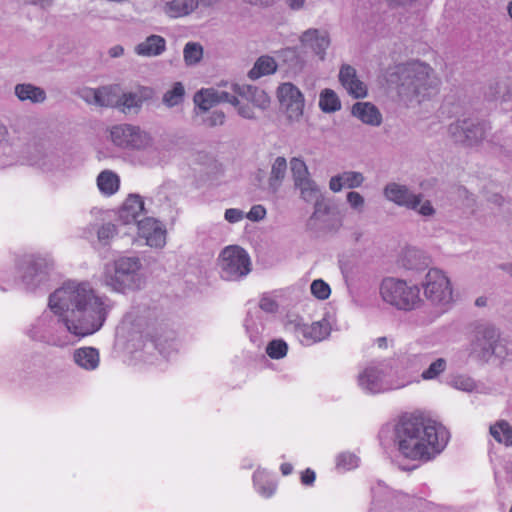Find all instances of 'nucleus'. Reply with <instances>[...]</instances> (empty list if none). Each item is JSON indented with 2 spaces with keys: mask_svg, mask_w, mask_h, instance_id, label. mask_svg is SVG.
<instances>
[{
  "mask_svg": "<svg viewBox=\"0 0 512 512\" xmlns=\"http://www.w3.org/2000/svg\"><path fill=\"white\" fill-rule=\"evenodd\" d=\"M196 8V0H172L165 4L164 11L168 16L177 18L192 13Z\"/></svg>",
  "mask_w": 512,
  "mask_h": 512,
  "instance_id": "obj_29",
  "label": "nucleus"
},
{
  "mask_svg": "<svg viewBox=\"0 0 512 512\" xmlns=\"http://www.w3.org/2000/svg\"><path fill=\"white\" fill-rule=\"evenodd\" d=\"M277 97L289 119H299L303 113L304 98L300 90L290 82L278 87Z\"/></svg>",
  "mask_w": 512,
  "mask_h": 512,
  "instance_id": "obj_10",
  "label": "nucleus"
},
{
  "mask_svg": "<svg viewBox=\"0 0 512 512\" xmlns=\"http://www.w3.org/2000/svg\"><path fill=\"white\" fill-rule=\"evenodd\" d=\"M237 112H238L239 116H241L242 118L249 119V120L256 119L254 110L248 104L239 105Z\"/></svg>",
  "mask_w": 512,
  "mask_h": 512,
  "instance_id": "obj_60",
  "label": "nucleus"
},
{
  "mask_svg": "<svg viewBox=\"0 0 512 512\" xmlns=\"http://www.w3.org/2000/svg\"><path fill=\"white\" fill-rule=\"evenodd\" d=\"M75 364L86 371H94L99 367L100 354L94 347H81L73 352Z\"/></svg>",
  "mask_w": 512,
  "mask_h": 512,
  "instance_id": "obj_20",
  "label": "nucleus"
},
{
  "mask_svg": "<svg viewBox=\"0 0 512 512\" xmlns=\"http://www.w3.org/2000/svg\"><path fill=\"white\" fill-rule=\"evenodd\" d=\"M140 266V260L137 257L119 258L115 261L114 282H108L107 285H111L114 288L116 285H127L125 278H128L131 274H134L137 270H139Z\"/></svg>",
  "mask_w": 512,
  "mask_h": 512,
  "instance_id": "obj_19",
  "label": "nucleus"
},
{
  "mask_svg": "<svg viewBox=\"0 0 512 512\" xmlns=\"http://www.w3.org/2000/svg\"><path fill=\"white\" fill-rule=\"evenodd\" d=\"M118 86H103L100 87V99L101 105L100 107H117L118 108Z\"/></svg>",
  "mask_w": 512,
  "mask_h": 512,
  "instance_id": "obj_44",
  "label": "nucleus"
},
{
  "mask_svg": "<svg viewBox=\"0 0 512 512\" xmlns=\"http://www.w3.org/2000/svg\"><path fill=\"white\" fill-rule=\"evenodd\" d=\"M300 190L301 198L305 202H317L322 198L321 191L318 185L312 179L302 182L301 184L295 185Z\"/></svg>",
  "mask_w": 512,
  "mask_h": 512,
  "instance_id": "obj_38",
  "label": "nucleus"
},
{
  "mask_svg": "<svg viewBox=\"0 0 512 512\" xmlns=\"http://www.w3.org/2000/svg\"><path fill=\"white\" fill-rule=\"evenodd\" d=\"M352 115L363 123L371 126H379L382 116L379 109L370 102H357L352 106Z\"/></svg>",
  "mask_w": 512,
  "mask_h": 512,
  "instance_id": "obj_21",
  "label": "nucleus"
},
{
  "mask_svg": "<svg viewBox=\"0 0 512 512\" xmlns=\"http://www.w3.org/2000/svg\"><path fill=\"white\" fill-rule=\"evenodd\" d=\"M335 212V209L330 205V203L322 197L314 203V212L309 218L308 224L310 226H315L319 223H324L326 222V217L331 216Z\"/></svg>",
  "mask_w": 512,
  "mask_h": 512,
  "instance_id": "obj_32",
  "label": "nucleus"
},
{
  "mask_svg": "<svg viewBox=\"0 0 512 512\" xmlns=\"http://www.w3.org/2000/svg\"><path fill=\"white\" fill-rule=\"evenodd\" d=\"M319 106L323 112L332 113L341 108V103L333 90L324 89L320 94Z\"/></svg>",
  "mask_w": 512,
  "mask_h": 512,
  "instance_id": "obj_39",
  "label": "nucleus"
},
{
  "mask_svg": "<svg viewBox=\"0 0 512 512\" xmlns=\"http://www.w3.org/2000/svg\"><path fill=\"white\" fill-rule=\"evenodd\" d=\"M418 212L423 216H432L435 213V210L431 205V202L426 200L425 202L422 203Z\"/></svg>",
  "mask_w": 512,
  "mask_h": 512,
  "instance_id": "obj_64",
  "label": "nucleus"
},
{
  "mask_svg": "<svg viewBox=\"0 0 512 512\" xmlns=\"http://www.w3.org/2000/svg\"><path fill=\"white\" fill-rule=\"evenodd\" d=\"M290 168L294 185L301 184L304 181L311 179L309 177V171L305 162L300 158H292L290 160Z\"/></svg>",
  "mask_w": 512,
  "mask_h": 512,
  "instance_id": "obj_42",
  "label": "nucleus"
},
{
  "mask_svg": "<svg viewBox=\"0 0 512 512\" xmlns=\"http://www.w3.org/2000/svg\"><path fill=\"white\" fill-rule=\"evenodd\" d=\"M300 41L302 44L310 46L320 60L325 59L326 49L330 45V36L327 31L308 29L302 33Z\"/></svg>",
  "mask_w": 512,
  "mask_h": 512,
  "instance_id": "obj_16",
  "label": "nucleus"
},
{
  "mask_svg": "<svg viewBox=\"0 0 512 512\" xmlns=\"http://www.w3.org/2000/svg\"><path fill=\"white\" fill-rule=\"evenodd\" d=\"M166 49V41L162 36L150 35L135 47L136 54L145 57L161 55Z\"/></svg>",
  "mask_w": 512,
  "mask_h": 512,
  "instance_id": "obj_23",
  "label": "nucleus"
},
{
  "mask_svg": "<svg viewBox=\"0 0 512 512\" xmlns=\"http://www.w3.org/2000/svg\"><path fill=\"white\" fill-rule=\"evenodd\" d=\"M387 82L397 91L398 96L406 101L420 95L425 96L430 89L438 85L433 69L420 61L395 65L388 72Z\"/></svg>",
  "mask_w": 512,
  "mask_h": 512,
  "instance_id": "obj_3",
  "label": "nucleus"
},
{
  "mask_svg": "<svg viewBox=\"0 0 512 512\" xmlns=\"http://www.w3.org/2000/svg\"><path fill=\"white\" fill-rule=\"evenodd\" d=\"M287 350L288 346L283 340H273L266 348L267 354L273 359L283 358L286 356Z\"/></svg>",
  "mask_w": 512,
  "mask_h": 512,
  "instance_id": "obj_48",
  "label": "nucleus"
},
{
  "mask_svg": "<svg viewBox=\"0 0 512 512\" xmlns=\"http://www.w3.org/2000/svg\"><path fill=\"white\" fill-rule=\"evenodd\" d=\"M340 178H341L340 174L331 177V179L329 181V188L333 192H339L344 187V183H343L342 179H340Z\"/></svg>",
  "mask_w": 512,
  "mask_h": 512,
  "instance_id": "obj_62",
  "label": "nucleus"
},
{
  "mask_svg": "<svg viewBox=\"0 0 512 512\" xmlns=\"http://www.w3.org/2000/svg\"><path fill=\"white\" fill-rule=\"evenodd\" d=\"M119 186L120 178L111 170H104L97 176V187L104 195L110 196L115 194Z\"/></svg>",
  "mask_w": 512,
  "mask_h": 512,
  "instance_id": "obj_28",
  "label": "nucleus"
},
{
  "mask_svg": "<svg viewBox=\"0 0 512 512\" xmlns=\"http://www.w3.org/2000/svg\"><path fill=\"white\" fill-rule=\"evenodd\" d=\"M14 94L19 101H29L33 104L43 103L46 98V92L43 88L31 83H19L14 87Z\"/></svg>",
  "mask_w": 512,
  "mask_h": 512,
  "instance_id": "obj_22",
  "label": "nucleus"
},
{
  "mask_svg": "<svg viewBox=\"0 0 512 512\" xmlns=\"http://www.w3.org/2000/svg\"><path fill=\"white\" fill-rule=\"evenodd\" d=\"M134 126L131 124L113 126L110 130L112 142L120 148L127 149Z\"/></svg>",
  "mask_w": 512,
  "mask_h": 512,
  "instance_id": "obj_33",
  "label": "nucleus"
},
{
  "mask_svg": "<svg viewBox=\"0 0 512 512\" xmlns=\"http://www.w3.org/2000/svg\"><path fill=\"white\" fill-rule=\"evenodd\" d=\"M138 234L140 237L144 238L149 233H152L154 230H158L161 228L159 222L150 217H146L145 219L137 221Z\"/></svg>",
  "mask_w": 512,
  "mask_h": 512,
  "instance_id": "obj_49",
  "label": "nucleus"
},
{
  "mask_svg": "<svg viewBox=\"0 0 512 512\" xmlns=\"http://www.w3.org/2000/svg\"><path fill=\"white\" fill-rule=\"evenodd\" d=\"M342 225L341 218L337 212L333 213L331 216L326 217V222L319 223L314 227L321 229L325 232H336Z\"/></svg>",
  "mask_w": 512,
  "mask_h": 512,
  "instance_id": "obj_52",
  "label": "nucleus"
},
{
  "mask_svg": "<svg viewBox=\"0 0 512 512\" xmlns=\"http://www.w3.org/2000/svg\"><path fill=\"white\" fill-rule=\"evenodd\" d=\"M315 472L311 469H306L301 475V482L304 485H311L315 481Z\"/></svg>",
  "mask_w": 512,
  "mask_h": 512,
  "instance_id": "obj_63",
  "label": "nucleus"
},
{
  "mask_svg": "<svg viewBox=\"0 0 512 512\" xmlns=\"http://www.w3.org/2000/svg\"><path fill=\"white\" fill-rule=\"evenodd\" d=\"M277 70V63L275 59L268 55L260 56L254 63L253 68L248 72V77L251 80H256L262 76L275 73Z\"/></svg>",
  "mask_w": 512,
  "mask_h": 512,
  "instance_id": "obj_26",
  "label": "nucleus"
},
{
  "mask_svg": "<svg viewBox=\"0 0 512 512\" xmlns=\"http://www.w3.org/2000/svg\"><path fill=\"white\" fill-rule=\"evenodd\" d=\"M500 337L498 329L491 323L476 321L469 326V354L488 362L492 345Z\"/></svg>",
  "mask_w": 512,
  "mask_h": 512,
  "instance_id": "obj_5",
  "label": "nucleus"
},
{
  "mask_svg": "<svg viewBox=\"0 0 512 512\" xmlns=\"http://www.w3.org/2000/svg\"><path fill=\"white\" fill-rule=\"evenodd\" d=\"M453 290H423L426 299L434 306L445 310L453 301Z\"/></svg>",
  "mask_w": 512,
  "mask_h": 512,
  "instance_id": "obj_31",
  "label": "nucleus"
},
{
  "mask_svg": "<svg viewBox=\"0 0 512 512\" xmlns=\"http://www.w3.org/2000/svg\"><path fill=\"white\" fill-rule=\"evenodd\" d=\"M512 354L511 350L508 348L507 344L500 340V337L495 341L492 345V348L489 352V360L492 356L505 360Z\"/></svg>",
  "mask_w": 512,
  "mask_h": 512,
  "instance_id": "obj_50",
  "label": "nucleus"
},
{
  "mask_svg": "<svg viewBox=\"0 0 512 512\" xmlns=\"http://www.w3.org/2000/svg\"><path fill=\"white\" fill-rule=\"evenodd\" d=\"M489 89L490 96L494 100L506 101L512 96V83L509 80L497 81Z\"/></svg>",
  "mask_w": 512,
  "mask_h": 512,
  "instance_id": "obj_43",
  "label": "nucleus"
},
{
  "mask_svg": "<svg viewBox=\"0 0 512 512\" xmlns=\"http://www.w3.org/2000/svg\"><path fill=\"white\" fill-rule=\"evenodd\" d=\"M154 95L155 92L151 87L140 86L134 92H127L120 95L118 100V109L125 114H138L142 104L151 100Z\"/></svg>",
  "mask_w": 512,
  "mask_h": 512,
  "instance_id": "obj_12",
  "label": "nucleus"
},
{
  "mask_svg": "<svg viewBox=\"0 0 512 512\" xmlns=\"http://www.w3.org/2000/svg\"><path fill=\"white\" fill-rule=\"evenodd\" d=\"M222 277L237 280L251 271V261L246 250L238 245L226 246L218 258Z\"/></svg>",
  "mask_w": 512,
  "mask_h": 512,
  "instance_id": "obj_6",
  "label": "nucleus"
},
{
  "mask_svg": "<svg viewBox=\"0 0 512 512\" xmlns=\"http://www.w3.org/2000/svg\"><path fill=\"white\" fill-rule=\"evenodd\" d=\"M260 308L269 313H274L278 309V303L270 296L264 295L260 302H259Z\"/></svg>",
  "mask_w": 512,
  "mask_h": 512,
  "instance_id": "obj_57",
  "label": "nucleus"
},
{
  "mask_svg": "<svg viewBox=\"0 0 512 512\" xmlns=\"http://www.w3.org/2000/svg\"><path fill=\"white\" fill-rule=\"evenodd\" d=\"M419 292L420 290H380L383 301L400 310L417 308L423 301Z\"/></svg>",
  "mask_w": 512,
  "mask_h": 512,
  "instance_id": "obj_11",
  "label": "nucleus"
},
{
  "mask_svg": "<svg viewBox=\"0 0 512 512\" xmlns=\"http://www.w3.org/2000/svg\"><path fill=\"white\" fill-rule=\"evenodd\" d=\"M339 81L354 98H364L367 95L365 84L358 79L356 70L351 65L344 64L341 66Z\"/></svg>",
  "mask_w": 512,
  "mask_h": 512,
  "instance_id": "obj_15",
  "label": "nucleus"
},
{
  "mask_svg": "<svg viewBox=\"0 0 512 512\" xmlns=\"http://www.w3.org/2000/svg\"><path fill=\"white\" fill-rule=\"evenodd\" d=\"M153 145L154 138L152 135L149 132L142 130L139 126H134L127 149L145 151L152 148Z\"/></svg>",
  "mask_w": 512,
  "mask_h": 512,
  "instance_id": "obj_27",
  "label": "nucleus"
},
{
  "mask_svg": "<svg viewBox=\"0 0 512 512\" xmlns=\"http://www.w3.org/2000/svg\"><path fill=\"white\" fill-rule=\"evenodd\" d=\"M358 466V458L352 453H341L336 458V468L348 471Z\"/></svg>",
  "mask_w": 512,
  "mask_h": 512,
  "instance_id": "obj_46",
  "label": "nucleus"
},
{
  "mask_svg": "<svg viewBox=\"0 0 512 512\" xmlns=\"http://www.w3.org/2000/svg\"><path fill=\"white\" fill-rule=\"evenodd\" d=\"M44 326L45 317L39 318L28 330V336L33 340H42L44 338Z\"/></svg>",
  "mask_w": 512,
  "mask_h": 512,
  "instance_id": "obj_55",
  "label": "nucleus"
},
{
  "mask_svg": "<svg viewBox=\"0 0 512 512\" xmlns=\"http://www.w3.org/2000/svg\"><path fill=\"white\" fill-rule=\"evenodd\" d=\"M185 89L181 82H175L173 87L163 95L162 102L167 107H174L183 102Z\"/></svg>",
  "mask_w": 512,
  "mask_h": 512,
  "instance_id": "obj_40",
  "label": "nucleus"
},
{
  "mask_svg": "<svg viewBox=\"0 0 512 512\" xmlns=\"http://www.w3.org/2000/svg\"><path fill=\"white\" fill-rule=\"evenodd\" d=\"M489 434L501 445L512 448V425L505 419H499L489 426Z\"/></svg>",
  "mask_w": 512,
  "mask_h": 512,
  "instance_id": "obj_24",
  "label": "nucleus"
},
{
  "mask_svg": "<svg viewBox=\"0 0 512 512\" xmlns=\"http://www.w3.org/2000/svg\"><path fill=\"white\" fill-rule=\"evenodd\" d=\"M233 91L240 97L244 98L248 102H251L254 106L262 110H265L269 107L270 97L263 89H260L259 87L252 85L234 84Z\"/></svg>",
  "mask_w": 512,
  "mask_h": 512,
  "instance_id": "obj_18",
  "label": "nucleus"
},
{
  "mask_svg": "<svg viewBox=\"0 0 512 512\" xmlns=\"http://www.w3.org/2000/svg\"><path fill=\"white\" fill-rule=\"evenodd\" d=\"M449 285V278L437 268L430 269L422 283L423 288H448Z\"/></svg>",
  "mask_w": 512,
  "mask_h": 512,
  "instance_id": "obj_36",
  "label": "nucleus"
},
{
  "mask_svg": "<svg viewBox=\"0 0 512 512\" xmlns=\"http://www.w3.org/2000/svg\"><path fill=\"white\" fill-rule=\"evenodd\" d=\"M193 100L199 110L206 113L213 106L219 104L218 90L214 88L201 89L194 94Z\"/></svg>",
  "mask_w": 512,
  "mask_h": 512,
  "instance_id": "obj_30",
  "label": "nucleus"
},
{
  "mask_svg": "<svg viewBox=\"0 0 512 512\" xmlns=\"http://www.w3.org/2000/svg\"><path fill=\"white\" fill-rule=\"evenodd\" d=\"M266 210L262 205H254L247 214V218L251 221H260L264 219Z\"/></svg>",
  "mask_w": 512,
  "mask_h": 512,
  "instance_id": "obj_58",
  "label": "nucleus"
},
{
  "mask_svg": "<svg viewBox=\"0 0 512 512\" xmlns=\"http://www.w3.org/2000/svg\"><path fill=\"white\" fill-rule=\"evenodd\" d=\"M397 285H406V281L399 278L387 277L382 280L380 288H394Z\"/></svg>",
  "mask_w": 512,
  "mask_h": 512,
  "instance_id": "obj_61",
  "label": "nucleus"
},
{
  "mask_svg": "<svg viewBox=\"0 0 512 512\" xmlns=\"http://www.w3.org/2000/svg\"><path fill=\"white\" fill-rule=\"evenodd\" d=\"M395 441L404 457L427 462L444 450L449 432L442 424L422 413H413L403 416L397 423Z\"/></svg>",
  "mask_w": 512,
  "mask_h": 512,
  "instance_id": "obj_2",
  "label": "nucleus"
},
{
  "mask_svg": "<svg viewBox=\"0 0 512 512\" xmlns=\"http://www.w3.org/2000/svg\"><path fill=\"white\" fill-rule=\"evenodd\" d=\"M448 134L454 143L472 147L483 141L486 136V127L476 119H458L448 126Z\"/></svg>",
  "mask_w": 512,
  "mask_h": 512,
  "instance_id": "obj_8",
  "label": "nucleus"
},
{
  "mask_svg": "<svg viewBox=\"0 0 512 512\" xmlns=\"http://www.w3.org/2000/svg\"><path fill=\"white\" fill-rule=\"evenodd\" d=\"M53 267V259L40 254L25 255L18 263L22 282L28 286L45 284Z\"/></svg>",
  "mask_w": 512,
  "mask_h": 512,
  "instance_id": "obj_7",
  "label": "nucleus"
},
{
  "mask_svg": "<svg viewBox=\"0 0 512 512\" xmlns=\"http://www.w3.org/2000/svg\"><path fill=\"white\" fill-rule=\"evenodd\" d=\"M116 233H117V228L114 224L105 223L98 229L97 237L101 243L106 245L116 235Z\"/></svg>",
  "mask_w": 512,
  "mask_h": 512,
  "instance_id": "obj_53",
  "label": "nucleus"
},
{
  "mask_svg": "<svg viewBox=\"0 0 512 512\" xmlns=\"http://www.w3.org/2000/svg\"><path fill=\"white\" fill-rule=\"evenodd\" d=\"M287 171V161L284 157L279 156L275 159L271 167L270 177L268 179V190L272 194H276L285 178Z\"/></svg>",
  "mask_w": 512,
  "mask_h": 512,
  "instance_id": "obj_25",
  "label": "nucleus"
},
{
  "mask_svg": "<svg viewBox=\"0 0 512 512\" xmlns=\"http://www.w3.org/2000/svg\"><path fill=\"white\" fill-rule=\"evenodd\" d=\"M183 57L187 66L198 64L203 58V47L197 42H188L183 49Z\"/></svg>",
  "mask_w": 512,
  "mask_h": 512,
  "instance_id": "obj_41",
  "label": "nucleus"
},
{
  "mask_svg": "<svg viewBox=\"0 0 512 512\" xmlns=\"http://www.w3.org/2000/svg\"><path fill=\"white\" fill-rule=\"evenodd\" d=\"M340 176V179H342L344 183V187L350 189L360 187L365 179L362 173L356 171H345L341 173Z\"/></svg>",
  "mask_w": 512,
  "mask_h": 512,
  "instance_id": "obj_47",
  "label": "nucleus"
},
{
  "mask_svg": "<svg viewBox=\"0 0 512 512\" xmlns=\"http://www.w3.org/2000/svg\"><path fill=\"white\" fill-rule=\"evenodd\" d=\"M144 211V202L138 194H130L119 209V220L127 225L137 223L138 216Z\"/></svg>",
  "mask_w": 512,
  "mask_h": 512,
  "instance_id": "obj_17",
  "label": "nucleus"
},
{
  "mask_svg": "<svg viewBox=\"0 0 512 512\" xmlns=\"http://www.w3.org/2000/svg\"><path fill=\"white\" fill-rule=\"evenodd\" d=\"M384 195L390 201L410 209H417L422 201V195H415L406 186L396 183L388 184L384 189Z\"/></svg>",
  "mask_w": 512,
  "mask_h": 512,
  "instance_id": "obj_13",
  "label": "nucleus"
},
{
  "mask_svg": "<svg viewBox=\"0 0 512 512\" xmlns=\"http://www.w3.org/2000/svg\"><path fill=\"white\" fill-rule=\"evenodd\" d=\"M449 385L459 391H463L466 393L478 392L479 385L469 375L465 374H457L453 376L449 382Z\"/></svg>",
  "mask_w": 512,
  "mask_h": 512,
  "instance_id": "obj_37",
  "label": "nucleus"
},
{
  "mask_svg": "<svg viewBox=\"0 0 512 512\" xmlns=\"http://www.w3.org/2000/svg\"><path fill=\"white\" fill-rule=\"evenodd\" d=\"M254 485L257 491L263 497H271L275 490L276 484L274 481L268 479L267 473L264 470H257L253 476Z\"/></svg>",
  "mask_w": 512,
  "mask_h": 512,
  "instance_id": "obj_34",
  "label": "nucleus"
},
{
  "mask_svg": "<svg viewBox=\"0 0 512 512\" xmlns=\"http://www.w3.org/2000/svg\"><path fill=\"white\" fill-rule=\"evenodd\" d=\"M224 217L228 222L236 223L243 219L244 213L239 209L230 208L225 211Z\"/></svg>",
  "mask_w": 512,
  "mask_h": 512,
  "instance_id": "obj_59",
  "label": "nucleus"
},
{
  "mask_svg": "<svg viewBox=\"0 0 512 512\" xmlns=\"http://www.w3.org/2000/svg\"><path fill=\"white\" fill-rule=\"evenodd\" d=\"M226 115L223 111L202 112L201 123L209 128L222 126L225 123Z\"/></svg>",
  "mask_w": 512,
  "mask_h": 512,
  "instance_id": "obj_45",
  "label": "nucleus"
},
{
  "mask_svg": "<svg viewBox=\"0 0 512 512\" xmlns=\"http://www.w3.org/2000/svg\"><path fill=\"white\" fill-rule=\"evenodd\" d=\"M347 202L353 209L358 211L363 210L365 203L364 197L360 193L354 191H351L347 194Z\"/></svg>",
  "mask_w": 512,
  "mask_h": 512,
  "instance_id": "obj_56",
  "label": "nucleus"
},
{
  "mask_svg": "<svg viewBox=\"0 0 512 512\" xmlns=\"http://www.w3.org/2000/svg\"><path fill=\"white\" fill-rule=\"evenodd\" d=\"M285 328L287 331L292 332L305 345L326 339L331 331V324L328 319L323 318L320 321L313 322L308 325L303 323L300 318L288 319Z\"/></svg>",
  "mask_w": 512,
  "mask_h": 512,
  "instance_id": "obj_9",
  "label": "nucleus"
},
{
  "mask_svg": "<svg viewBox=\"0 0 512 512\" xmlns=\"http://www.w3.org/2000/svg\"><path fill=\"white\" fill-rule=\"evenodd\" d=\"M358 386L366 393L378 394L406 387L407 374L393 360L371 361L358 373Z\"/></svg>",
  "mask_w": 512,
  "mask_h": 512,
  "instance_id": "obj_4",
  "label": "nucleus"
},
{
  "mask_svg": "<svg viewBox=\"0 0 512 512\" xmlns=\"http://www.w3.org/2000/svg\"><path fill=\"white\" fill-rule=\"evenodd\" d=\"M448 362L444 357L434 359L429 366L421 373L424 381H432L438 379L447 370Z\"/></svg>",
  "mask_w": 512,
  "mask_h": 512,
  "instance_id": "obj_35",
  "label": "nucleus"
},
{
  "mask_svg": "<svg viewBox=\"0 0 512 512\" xmlns=\"http://www.w3.org/2000/svg\"><path fill=\"white\" fill-rule=\"evenodd\" d=\"M429 257L420 249L414 246H405L397 257V264L407 270H421L428 267Z\"/></svg>",
  "mask_w": 512,
  "mask_h": 512,
  "instance_id": "obj_14",
  "label": "nucleus"
},
{
  "mask_svg": "<svg viewBox=\"0 0 512 512\" xmlns=\"http://www.w3.org/2000/svg\"><path fill=\"white\" fill-rule=\"evenodd\" d=\"M144 238L146 239L147 245L155 248H161L166 242V230L161 227L158 230H154L152 233H149Z\"/></svg>",
  "mask_w": 512,
  "mask_h": 512,
  "instance_id": "obj_51",
  "label": "nucleus"
},
{
  "mask_svg": "<svg viewBox=\"0 0 512 512\" xmlns=\"http://www.w3.org/2000/svg\"><path fill=\"white\" fill-rule=\"evenodd\" d=\"M116 302L96 290H54L49 308L75 336H88L101 329Z\"/></svg>",
  "mask_w": 512,
  "mask_h": 512,
  "instance_id": "obj_1",
  "label": "nucleus"
},
{
  "mask_svg": "<svg viewBox=\"0 0 512 512\" xmlns=\"http://www.w3.org/2000/svg\"><path fill=\"white\" fill-rule=\"evenodd\" d=\"M100 88L98 89H92V88H86L82 90L81 92V98L87 102L88 104H94L96 106L101 105V99H100Z\"/></svg>",
  "mask_w": 512,
  "mask_h": 512,
  "instance_id": "obj_54",
  "label": "nucleus"
}]
</instances>
